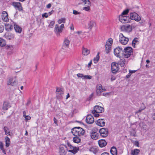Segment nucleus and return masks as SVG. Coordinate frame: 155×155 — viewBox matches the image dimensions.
Instances as JSON below:
<instances>
[{
    "instance_id": "obj_19",
    "label": "nucleus",
    "mask_w": 155,
    "mask_h": 155,
    "mask_svg": "<svg viewBox=\"0 0 155 155\" xmlns=\"http://www.w3.org/2000/svg\"><path fill=\"white\" fill-rule=\"evenodd\" d=\"M2 18L4 21L7 22L8 21V17L7 13L5 11L2 12Z\"/></svg>"
},
{
    "instance_id": "obj_52",
    "label": "nucleus",
    "mask_w": 155,
    "mask_h": 155,
    "mask_svg": "<svg viewBox=\"0 0 155 155\" xmlns=\"http://www.w3.org/2000/svg\"><path fill=\"white\" fill-rule=\"evenodd\" d=\"M138 38H135L133 40L132 42L135 43H136L138 42Z\"/></svg>"
},
{
    "instance_id": "obj_17",
    "label": "nucleus",
    "mask_w": 155,
    "mask_h": 155,
    "mask_svg": "<svg viewBox=\"0 0 155 155\" xmlns=\"http://www.w3.org/2000/svg\"><path fill=\"white\" fill-rule=\"evenodd\" d=\"M91 138L94 140H96L100 138V135L98 133L92 130L90 134Z\"/></svg>"
},
{
    "instance_id": "obj_51",
    "label": "nucleus",
    "mask_w": 155,
    "mask_h": 155,
    "mask_svg": "<svg viewBox=\"0 0 155 155\" xmlns=\"http://www.w3.org/2000/svg\"><path fill=\"white\" fill-rule=\"evenodd\" d=\"M134 144L135 146L137 147H139V143L138 141H135L134 142Z\"/></svg>"
},
{
    "instance_id": "obj_36",
    "label": "nucleus",
    "mask_w": 155,
    "mask_h": 155,
    "mask_svg": "<svg viewBox=\"0 0 155 155\" xmlns=\"http://www.w3.org/2000/svg\"><path fill=\"white\" fill-rule=\"evenodd\" d=\"M5 146L6 147H8L10 144V138L7 136L5 138Z\"/></svg>"
},
{
    "instance_id": "obj_35",
    "label": "nucleus",
    "mask_w": 155,
    "mask_h": 155,
    "mask_svg": "<svg viewBox=\"0 0 155 155\" xmlns=\"http://www.w3.org/2000/svg\"><path fill=\"white\" fill-rule=\"evenodd\" d=\"M90 50L87 48H84V47H83L82 53L83 55H87L90 53Z\"/></svg>"
},
{
    "instance_id": "obj_14",
    "label": "nucleus",
    "mask_w": 155,
    "mask_h": 155,
    "mask_svg": "<svg viewBox=\"0 0 155 155\" xmlns=\"http://www.w3.org/2000/svg\"><path fill=\"white\" fill-rule=\"evenodd\" d=\"M123 48L120 47L116 48L114 49V54L117 57L120 58V54L122 52Z\"/></svg>"
},
{
    "instance_id": "obj_6",
    "label": "nucleus",
    "mask_w": 155,
    "mask_h": 155,
    "mask_svg": "<svg viewBox=\"0 0 155 155\" xmlns=\"http://www.w3.org/2000/svg\"><path fill=\"white\" fill-rule=\"evenodd\" d=\"M113 43V39L111 38H109L106 41L105 45V52L106 54H108L110 51Z\"/></svg>"
},
{
    "instance_id": "obj_3",
    "label": "nucleus",
    "mask_w": 155,
    "mask_h": 155,
    "mask_svg": "<svg viewBox=\"0 0 155 155\" xmlns=\"http://www.w3.org/2000/svg\"><path fill=\"white\" fill-rule=\"evenodd\" d=\"M104 110V109L102 107L97 105L94 107V110L92 111L91 112L95 117H97L99 116V113H102Z\"/></svg>"
},
{
    "instance_id": "obj_46",
    "label": "nucleus",
    "mask_w": 155,
    "mask_h": 155,
    "mask_svg": "<svg viewBox=\"0 0 155 155\" xmlns=\"http://www.w3.org/2000/svg\"><path fill=\"white\" fill-rule=\"evenodd\" d=\"M3 143L2 141H0V149L1 150L4 149Z\"/></svg>"
},
{
    "instance_id": "obj_23",
    "label": "nucleus",
    "mask_w": 155,
    "mask_h": 155,
    "mask_svg": "<svg viewBox=\"0 0 155 155\" xmlns=\"http://www.w3.org/2000/svg\"><path fill=\"white\" fill-rule=\"evenodd\" d=\"M97 124L101 127H103L105 126V123L104 121V120L102 119H99L96 121Z\"/></svg>"
},
{
    "instance_id": "obj_2",
    "label": "nucleus",
    "mask_w": 155,
    "mask_h": 155,
    "mask_svg": "<svg viewBox=\"0 0 155 155\" xmlns=\"http://www.w3.org/2000/svg\"><path fill=\"white\" fill-rule=\"evenodd\" d=\"M136 27V25H134L133 24L131 25L127 24L121 26L120 29L122 31L129 33L132 31L133 28H134Z\"/></svg>"
},
{
    "instance_id": "obj_5",
    "label": "nucleus",
    "mask_w": 155,
    "mask_h": 155,
    "mask_svg": "<svg viewBox=\"0 0 155 155\" xmlns=\"http://www.w3.org/2000/svg\"><path fill=\"white\" fill-rule=\"evenodd\" d=\"M124 56L125 58H129L133 54V49L130 47H127L124 48Z\"/></svg>"
},
{
    "instance_id": "obj_43",
    "label": "nucleus",
    "mask_w": 155,
    "mask_h": 155,
    "mask_svg": "<svg viewBox=\"0 0 155 155\" xmlns=\"http://www.w3.org/2000/svg\"><path fill=\"white\" fill-rule=\"evenodd\" d=\"M92 76L88 75H84L83 74V79H91L92 78Z\"/></svg>"
},
{
    "instance_id": "obj_59",
    "label": "nucleus",
    "mask_w": 155,
    "mask_h": 155,
    "mask_svg": "<svg viewBox=\"0 0 155 155\" xmlns=\"http://www.w3.org/2000/svg\"><path fill=\"white\" fill-rule=\"evenodd\" d=\"M51 5L50 3L48 4L46 6V7L47 8H49L51 7Z\"/></svg>"
},
{
    "instance_id": "obj_38",
    "label": "nucleus",
    "mask_w": 155,
    "mask_h": 155,
    "mask_svg": "<svg viewBox=\"0 0 155 155\" xmlns=\"http://www.w3.org/2000/svg\"><path fill=\"white\" fill-rule=\"evenodd\" d=\"M139 126L141 127V128L143 129V130H145L146 129L147 126L142 122H140L139 124Z\"/></svg>"
},
{
    "instance_id": "obj_37",
    "label": "nucleus",
    "mask_w": 155,
    "mask_h": 155,
    "mask_svg": "<svg viewBox=\"0 0 155 155\" xmlns=\"http://www.w3.org/2000/svg\"><path fill=\"white\" fill-rule=\"evenodd\" d=\"M125 60L124 58L120 59L118 62V64L121 67H124L125 64Z\"/></svg>"
},
{
    "instance_id": "obj_18",
    "label": "nucleus",
    "mask_w": 155,
    "mask_h": 155,
    "mask_svg": "<svg viewBox=\"0 0 155 155\" xmlns=\"http://www.w3.org/2000/svg\"><path fill=\"white\" fill-rule=\"evenodd\" d=\"M15 23V22H12V23H10L6 24L5 25V30L8 31H11L13 29Z\"/></svg>"
},
{
    "instance_id": "obj_10",
    "label": "nucleus",
    "mask_w": 155,
    "mask_h": 155,
    "mask_svg": "<svg viewBox=\"0 0 155 155\" xmlns=\"http://www.w3.org/2000/svg\"><path fill=\"white\" fill-rule=\"evenodd\" d=\"M67 145L70 149L68 150V149H67V151H68L69 152H71L74 154L76 153L79 150L78 147H73L69 143H68Z\"/></svg>"
},
{
    "instance_id": "obj_45",
    "label": "nucleus",
    "mask_w": 155,
    "mask_h": 155,
    "mask_svg": "<svg viewBox=\"0 0 155 155\" xmlns=\"http://www.w3.org/2000/svg\"><path fill=\"white\" fill-rule=\"evenodd\" d=\"M55 23V21H52L50 23V24L48 26V27L50 28H52L53 26V25H54Z\"/></svg>"
},
{
    "instance_id": "obj_25",
    "label": "nucleus",
    "mask_w": 155,
    "mask_h": 155,
    "mask_svg": "<svg viewBox=\"0 0 155 155\" xmlns=\"http://www.w3.org/2000/svg\"><path fill=\"white\" fill-rule=\"evenodd\" d=\"M11 106L8 102L5 101L4 102L2 107V109L3 110H7Z\"/></svg>"
},
{
    "instance_id": "obj_49",
    "label": "nucleus",
    "mask_w": 155,
    "mask_h": 155,
    "mask_svg": "<svg viewBox=\"0 0 155 155\" xmlns=\"http://www.w3.org/2000/svg\"><path fill=\"white\" fill-rule=\"evenodd\" d=\"M3 129L5 132V134L8 132V131H9L8 128L6 127H4Z\"/></svg>"
},
{
    "instance_id": "obj_50",
    "label": "nucleus",
    "mask_w": 155,
    "mask_h": 155,
    "mask_svg": "<svg viewBox=\"0 0 155 155\" xmlns=\"http://www.w3.org/2000/svg\"><path fill=\"white\" fill-rule=\"evenodd\" d=\"M77 76L78 78H81L82 79H83V74L80 73H78L77 74Z\"/></svg>"
},
{
    "instance_id": "obj_42",
    "label": "nucleus",
    "mask_w": 155,
    "mask_h": 155,
    "mask_svg": "<svg viewBox=\"0 0 155 155\" xmlns=\"http://www.w3.org/2000/svg\"><path fill=\"white\" fill-rule=\"evenodd\" d=\"M139 21V24L140 25L143 26L144 25L145 23V20L141 19V18L140 17V20Z\"/></svg>"
},
{
    "instance_id": "obj_16",
    "label": "nucleus",
    "mask_w": 155,
    "mask_h": 155,
    "mask_svg": "<svg viewBox=\"0 0 155 155\" xmlns=\"http://www.w3.org/2000/svg\"><path fill=\"white\" fill-rule=\"evenodd\" d=\"M119 19L120 21L123 23H126L129 21V18L127 16H123L120 15L119 16Z\"/></svg>"
},
{
    "instance_id": "obj_29",
    "label": "nucleus",
    "mask_w": 155,
    "mask_h": 155,
    "mask_svg": "<svg viewBox=\"0 0 155 155\" xmlns=\"http://www.w3.org/2000/svg\"><path fill=\"white\" fill-rule=\"evenodd\" d=\"M85 5L86 7H83V9L86 11H89L90 10V7L91 6V2H87L86 3V5Z\"/></svg>"
},
{
    "instance_id": "obj_57",
    "label": "nucleus",
    "mask_w": 155,
    "mask_h": 155,
    "mask_svg": "<svg viewBox=\"0 0 155 155\" xmlns=\"http://www.w3.org/2000/svg\"><path fill=\"white\" fill-rule=\"evenodd\" d=\"M70 28L71 30H74V27L73 24H71V26L70 27Z\"/></svg>"
},
{
    "instance_id": "obj_22",
    "label": "nucleus",
    "mask_w": 155,
    "mask_h": 155,
    "mask_svg": "<svg viewBox=\"0 0 155 155\" xmlns=\"http://www.w3.org/2000/svg\"><path fill=\"white\" fill-rule=\"evenodd\" d=\"M5 37L8 40H12L14 38V35L11 33H6L4 35Z\"/></svg>"
},
{
    "instance_id": "obj_62",
    "label": "nucleus",
    "mask_w": 155,
    "mask_h": 155,
    "mask_svg": "<svg viewBox=\"0 0 155 155\" xmlns=\"http://www.w3.org/2000/svg\"><path fill=\"white\" fill-rule=\"evenodd\" d=\"M2 150V152L5 154H6V152L4 149V148L2 149V150Z\"/></svg>"
},
{
    "instance_id": "obj_20",
    "label": "nucleus",
    "mask_w": 155,
    "mask_h": 155,
    "mask_svg": "<svg viewBox=\"0 0 155 155\" xmlns=\"http://www.w3.org/2000/svg\"><path fill=\"white\" fill-rule=\"evenodd\" d=\"M86 121L87 123L91 124L94 121V118L91 114L88 115L86 118Z\"/></svg>"
},
{
    "instance_id": "obj_28",
    "label": "nucleus",
    "mask_w": 155,
    "mask_h": 155,
    "mask_svg": "<svg viewBox=\"0 0 155 155\" xmlns=\"http://www.w3.org/2000/svg\"><path fill=\"white\" fill-rule=\"evenodd\" d=\"M70 41L67 38H65L64 41L63 47L68 48L70 44Z\"/></svg>"
},
{
    "instance_id": "obj_24",
    "label": "nucleus",
    "mask_w": 155,
    "mask_h": 155,
    "mask_svg": "<svg viewBox=\"0 0 155 155\" xmlns=\"http://www.w3.org/2000/svg\"><path fill=\"white\" fill-rule=\"evenodd\" d=\"M14 28L16 32L19 34L21 33L22 30L21 28L15 23L14 24Z\"/></svg>"
},
{
    "instance_id": "obj_15",
    "label": "nucleus",
    "mask_w": 155,
    "mask_h": 155,
    "mask_svg": "<svg viewBox=\"0 0 155 155\" xmlns=\"http://www.w3.org/2000/svg\"><path fill=\"white\" fill-rule=\"evenodd\" d=\"M118 64L115 62H113L111 64V68L112 71L113 73H115L119 70Z\"/></svg>"
},
{
    "instance_id": "obj_8",
    "label": "nucleus",
    "mask_w": 155,
    "mask_h": 155,
    "mask_svg": "<svg viewBox=\"0 0 155 155\" xmlns=\"http://www.w3.org/2000/svg\"><path fill=\"white\" fill-rule=\"evenodd\" d=\"M129 40V38L125 37L123 34L120 33V34L119 41L122 45H126L127 43Z\"/></svg>"
},
{
    "instance_id": "obj_40",
    "label": "nucleus",
    "mask_w": 155,
    "mask_h": 155,
    "mask_svg": "<svg viewBox=\"0 0 155 155\" xmlns=\"http://www.w3.org/2000/svg\"><path fill=\"white\" fill-rule=\"evenodd\" d=\"M99 53H98L96 55V57L94 58V62L95 64L97 63L100 57L99 56Z\"/></svg>"
},
{
    "instance_id": "obj_63",
    "label": "nucleus",
    "mask_w": 155,
    "mask_h": 155,
    "mask_svg": "<svg viewBox=\"0 0 155 155\" xmlns=\"http://www.w3.org/2000/svg\"><path fill=\"white\" fill-rule=\"evenodd\" d=\"M152 118L153 119L155 120V113H154L153 114Z\"/></svg>"
},
{
    "instance_id": "obj_11",
    "label": "nucleus",
    "mask_w": 155,
    "mask_h": 155,
    "mask_svg": "<svg viewBox=\"0 0 155 155\" xmlns=\"http://www.w3.org/2000/svg\"><path fill=\"white\" fill-rule=\"evenodd\" d=\"M12 5L14 7L20 12H23V8L21 4L19 2H12Z\"/></svg>"
},
{
    "instance_id": "obj_47",
    "label": "nucleus",
    "mask_w": 155,
    "mask_h": 155,
    "mask_svg": "<svg viewBox=\"0 0 155 155\" xmlns=\"http://www.w3.org/2000/svg\"><path fill=\"white\" fill-rule=\"evenodd\" d=\"M42 16L43 17H45L46 18H47L48 17V15L47 13H45L42 15Z\"/></svg>"
},
{
    "instance_id": "obj_13",
    "label": "nucleus",
    "mask_w": 155,
    "mask_h": 155,
    "mask_svg": "<svg viewBox=\"0 0 155 155\" xmlns=\"http://www.w3.org/2000/svg\"><path fill=\"white\" fill-rule=\"evenodd\" d=\"M99 132L101 136L103 137H105L108 135V131L107 128H102L100 129Z\"/></svg>"
},
{
    "instance_id": "obj_53",
    "label": "nucleus",
    "mask_w": 155,
    "mask_h": 155,
    "mask_svg": "<svg viewBox=\"0 0 155 155\" xmlns=\"http://www.w3.org/2000/svg\"><path fill=\"white\" fill-rule=\"evenodd\" d=\"M73 14L74 15H78L80 14V12H78L76 10H74L73 11Z\"/></svg>"
},
{
    "instance_id": "obj_61",
    "label": "nucleus",
    "mask_w": 155,
    "mask_h": 155,
    "mask_svg": "<svg viewBox=\"0 0 155 155\" xmlns=\"http://www.w3.org/2000/svg\"><path fill=\"white\" fill-rule=\"evenodd\" d=\"M101 155H109V153L107 152H104L102 153Z\"/></svg>"
},
{
    "instance_id": "obj_30",
    "label": "nucleus",
    "mask_w": 155,
    "mask_h": 155,
    "mask_svg": "<svg viewBox=\"0 0 155 155\" xmlns=\"http://www.w3.org/2000/svg\"><path fill=\"white\" fill-rule=\"evenodd\" d=\"M74 137L73 138V141L75 143H78L81 142V139L78 135H74Z\"/></svg>"
},
{
    "instance_id": "obj_31",
    "label": "nucleus",
    "mask_w": 155,
    "mask_h": 155,
    "mask_svg": "<svg viewBox=\"0 0 155 155\" xmlns=\"http://www.w3.org/2000/svg\"><path fill=\"white\" fill-rule=\"evenodd\" d=\"M140 150L139 149H135L131 151V155H138L139 153Z\"/></svg>"
},
{
    "instance_id": "obj_64",
    "label": "nucleus",
    "mask_w": 155,
    "mask_h": 155,
    "mask_svg": "<svg viewBox=\"0 0 155 155\" xmlns=\"http://www.w3.org/2000/svg\"><path fill=\"white\" fill-rule=\"evenodd\" d=\"M82 33V31H79L76 32V33L78 34V35H80Z\"/></svg>"
},
{
    "instance_id": "obj_60",
    "label": "nucleus",
    "mask_w": 155,
    "mask_h": 155,
    "mask_svg": "<svg viewBox=\"0 0 155 155\" xmlns=\"http://www.w3.org/2000/svg\"><path fill=\"white\" fill-rule=\"evenodd\" d=\"M53 12H54V11L53 10H52L51 12H49L48 13V16L51 15V14H52L53 13Z\"/></svg>"
},
{
    "instance_id": "obj_9",
    "label": "nucleus",
    "mask_w": 155,
    "mask_h": 155,
    "mask_svg": "<svg viewBox=\"0 0 155 155\" xmlns=\"http://www.w3.org/2000/svg\"><path fill=\"white\" fill-rule=\"evenodd\" d=\"M130 18L132 20L139 21L140 20V16L136 12H132L130 14Z\"/></svg>"
},
{
    "instance_id": "obj_26",
    "label": "nucleus",
    "mask_w": 155,
    "mask_h": 155,
    "mask_svg": "<svg viewBox=\"0 0 155 155\" xmlns=\"http://www.w3.org/2000/svg\"><path fill=\"white\" fill-rule=\"evenodd\" d=\"M98 143L99 146L101 147H105L107 144L106 142L104 140H99Z\"/></svg>"
},
{
    "instance_id": "obj_34",
    "label": "nucleus",
    "mask_w": 155,
    "mask_h": 155,
    "mask_svg": "<svg viewBox=\"0 0 155 155\" xmlns=\"http://www.w3.org/2000/svg\"><path fill=\"white\" fill-rule=\"evenodd\" d=\"M95 25V22L93 21H91L88 23V28L89 29L91 30Z\"/></svg>"
},
{
    "instance_id": "obj_21",
    "label": "nucleus",
    "mask_w": 155,
    "mask_h": 155,
    "mask_svg": "<svg viewBox=\"0 0 155 155\" xmlns=\"http://www.w3.org/2000/svg\"><path fill=\"white\" fill-rule=\"evenodd\" d=\"M97 88L96 92L98 95H100L101 92L106 91L105 89L102 88V86L101 84L97 85Z\"/></svg>"
},
{
    "instance_id": "obj_48",
    "label": "nucleus",
    "mask_w": 155,
    "mask_h": 155,
    "mask_svg": "<svg viewBox=\"0 0 155 155\" xmlns=\"http://www.w3.org/2000/svg\"><path fill=\"white\" fill-rule=\"evenodd\" d=\"M4 26L0 24V32H3L4 30Z\"/></svg>"
},
{
    "instance_id": "obj_27",
    "label": "nucleus",
    "mask_w": 155,
    "mask_h": 155,
    "mask_svg": "<svg viewBox=\"0 0 155 155\" xmlns=\"http://www.w3.org/2000/svg\"><path fill=\"white\" fill-rule=\"evenodd\" d=\"M89 151L95 154L98 152L99 149L96 147H93L90 148Z\"/></svg>"
},
{
    "instance_id": "obj_4",
    "label": "nucleus",
    "mask_w": 155,
    "mask_h": 155,
    "mask_svg": "<svg viewBox=\"0 0 155 155\" xmlns=\"http://www.w3.org/2000/svg\"><path fill=\"white\" fill-rule=\"evenodd\" d=\"M64 27V25L63 24H62L60 26L58 24L55 25L54 32L57 37L60 36V34L62 32Z\"/></svg>"
},
{
    "instance_id": "obj_1",
    "label": "nucleus",
    "mask_w": 155,
    "mask_h": 155,
    "mask_svg": "<svg viewBox=\"0 0 155 155\" xmlns=\"http://www.w3.org/2000/svg\"><path fill=\"white\" fill-rule=\"evenodd\" d=\"M71 132L74 135L81 136L84 135L85 131L80 127H75L73 128Z\"/></svg>"
},
{
    "instance_id": "obj_54",
    "label": "nucleus",
    "mask_w": 155,
    "mask_h": 155,
    "mask_svg": "<svg viewBox=\"0 0 155 155\" xmlns=\"http://www.w3.org/2000/svg\"><path fill=\"white\" fill-rule=\"evenodd\" d=\"M81 1L84 3V5H86V3H87V2H91L89 0H81Z\"/></svg>"
},
{
    "instance_id": "obj_58",
    "label": "nucleus",
    "mask_w": 155,
    "mask_h": 155,
    "mask_svg": "<svg viewBox=\"0 0 155 155\" xmlns=\"http://www.w3.org/2000/svg\"><path fill=\"white\" fill-rule=\"evenodd\" d=\"M53 120L54 121V122L55 124H57V120L56 119V118L55 117H54Z\"/></svg>"
},
{
    "instance_id": "obj_7",
    "label": "nucleus",
    "mask_w": 155,
    "mask_h": 155,
    "mask_svg": "<svg viewBox=\"0 0 155 155\" xmlns=\"http://www.w3.org/2000/svg\"><path fill=\"white\" fill-rule=\"evenodd\" d=\"M56 96L58 99H60L62 98L64 94V91L62 88L57 87L56 91Z\"/></svg>"
},
{
    "instance_id": "obj_33",
    "label": "nucleus",
    "mask_w": 155,
    "mask_h": 155,
    "mask_svg": "<svg viewBox=\"0 0 155 155\" xmlns=\"http://www.w3.org/2000/svg\"><path fill=\"white\" fill-rule=\"evenodd\" d=\"M16 83L15 81H13V79L12 78H10L7 82V84L8 85H11L14 86L15 84Z\"/></svg>"
},
{
    "instance_id": "obj_44",
    "label": "nucleus",
    "mask_w": 155,
    "mask_h": 155,
    "mask_svg": "<svg viewBox=\"0 0 155 155\" xmlns=\"http://www.w3.org/2000/svg\"><path fill=\"white\" fill-rule=\"evenodd\" d=\"M58 22L59 24H61L62 23H65V18H61L58 21Z\"/></svg>"
},
{
    "instance_id": "obj_41",
    "label": "nucleus",
    "mask_w": 155,
    "mask_h": 155,
    "mask_svg": "<svg viewBox=\"0 0 155 155\" xmlns=\"http://www.w3.org/2000/svg\"><path fill=\"white\" fill-rule=\"evenodd\" d=\"M129 11V9H128L124 11L120 15H122V16H126L128 13Z\"/></svg>"
},
{
    "instance_id": "obj_39",
    "label": "nucleus",
    "mask_w": 155,
    "mask_h": 155,
    "mask_svg": "<svg viewBox=\"0 0 155 155\" xmlns=\"http://www.w3.org/2000/svg\"><path fill=\"white\" fill-rule=\"evenodd\" d=\"M6 42L5 41L3 38H0V46L3 47L5 45Z\"/></svg>"
},
{
    "instance_id": "obj_32",
    "label": "nucleus",
    "mask_w": 155,
    "mask_h": 155,
    "mask_svg": "<svg viewBox=\"0 0 155 155\" xmlns=\"http://www.w3.org/2000/svg\"><path fill=\"white\" fill-rule=\"evenodd\" d=\"M110 152L112 155H117V150L116 147H112L110 150Z\"/></svg>"
},
{
    "instance_id": "obj_12",
    "label": "nucleus",
    "mask_w": 155,
    "mask_h": 155,
    "mask_svg": "<svg viewBox=\"0 0 155 155\" xmlns=\"http://www.w3.org/2000/svg\"><path fill=\"white\" fill-rule=\"evenodd\" d=\"M67 153V147L65 146H60L58 151L59 155H66Z\"/></svg>"
},
{
    "instance_id": "obj_56",
    "label": "nucleus",
    "mask_w": 155,
    "mask_h": 155,
    "mask_svg": "<svg viewBox=\"0 0 155 155\" xmlns=\"http://www.w3.org/2000/svg\"><path fill=\"white\" fill-rule=\"evenodd\" d=\"M25 118L26 120H29L31 119L30 117L28 115H26V117H25Z\"/></svg>"
},
{
    "instance_id": "obj_55",
    "label": "nucleus",
    "mask_w": 155,
    "mask_h": 155,
    "mask_svg": "<svg viewBox=\"0 0 155 155\" xmlns=\"http://www.w3.org/2000/svg\"><path fill=\"white\" fill-rule=\"evenodd\" d=\"M131 75V73L130 71H129V73L128 74H127L126 75V77L127 78H130V77Z\"/></svg>"
}]
</instances>
